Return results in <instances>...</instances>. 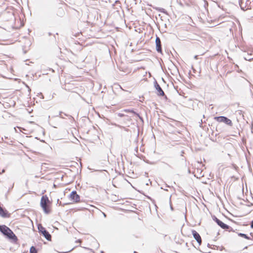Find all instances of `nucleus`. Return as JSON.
Returning <instances> with one entry per match:
<instances>
[{"label": "nucleus", "instance_id": "f257e3e1", "mask_svg": "<svg viewBox=\"0 0 253 253\" xmlns=\"http://www.w3.org/2000/svg\"><path fill=\"white\" fill-rule=\"evenodd\" d=\"M0 231L9 239L17 241V238L12 230L4 225H0Z\"/></svg>", "mask_w": 253, "mask_h": 253}, {"label": "nucleus", "instance_id": "f03ea898", "mask_svg": "<svg viewBox=\"0 0 253 253\" xmlns=\"http://www.w3.org/2000/svg\"><path fill=\"white\" fill-rule=\"evenodd\" d=\"M50 203V201L46 195L43 196L42 197L40 205L44 212L46 214H48L50 212V210L49 208Z\"/></svg>", "mask_w": 253, "mask_h": 253}, {"label": "nucleus", "instance_id": "7ed1b4c3", "mask_svg": "<svg viewBox=\"0 0 253 253\" xmlns=\"http://www.w3.org/2000/svg\"><path fill=\"white\" fill-rule=\"evenodd\" d=\"M214 119L218 122L224 123L225 124H226L230 126H233V123L232 122V121L226 117H224V116L215 117L214 118Z\"/></svg>", "mask_w": 253, "mask_h": 253}, {"label": "nucleus", "instance_id": "20e7f679", "mask_svg": "<svg viewBox=\"0 0 253 253\" xmlns=\"http://www.w3.org/2000/svg\"><path fill=\"white\" fill-rule=\"evenodd\" d=\"M127 119L130 118L132 122L131 124H134V122L136 121L137 119L139 117V115L137 113H135L132 110L127 109Z\"/></svg>", "mask_w": 253, "mask_h": 253}, {"label": "nucleus", "instance_id": "39448f33", "mask_svg": "<svg viewBox=\"0 0 253 253\" xmlns=\"http://www.w3.org/2000/svg\"><path fill=\"white\" fill-rule=\"evenodd\" d=\"M38 230L40 232H41L42 233V235L45 237V238L46 240L48 241L51 240V236L50 234L41 225H38Z\"/></svg>", "mask_w": 253, "mask_h": 253}, {"label": "nucleus", "instance_id": "423d86ee", "mask_svg": "<svg viewBox=\"0 0 253 253\" xmlns=\"http://www.w3.org/2000/svg\"><path fill=\"white\" fill-rule=\"evenodd\" d=\"M213 220L222 229H226V230H229L231 228L228 225L224 223L221 221H220L219 219H218L216 217L214 216L213 217Z\"/></svg>", "mask_w": 253, "mask_h": 253}, {"label": "nucleus", "instance_id": "0eeeda50", "mask_svg": "<svg viewBox=\"0 0 253 253\" xmlns=\"http://www.w3.org/2000/svg\"><path fill=\"white\" fill-rule=\"evenodd\" d=\"M70 198L73 202L76 203L79 202L80 200V197L77 194L76 191H73L71 193Z\"/></svg>", "mask_w": 253, "mask_h": 253}, {"label": "nucleus", "instance_id": "6e6552de", "mask_svg": "<svg viewBox=\"0 0 253 253\" xmlns=\"http://www.w3.org/2000/svg\"><path fill=\"white\" fill-rule=\"evenodd\" d=\"M192 232L194 239L197 241L199 245H200L202 243V239L200 234L195 230H192Z\"/></svg>", "mask_w": 253, "mask_h": 253}, {"label": "nucleus", "instance_id": "1a4fd4ad", "mask_svg": "<svg viewBox=\"0 0 253 253\" xmlns=\"http://www.w3.org/2000/svg\"><path fill=\"white\" fill-rule=\"evenodd\" d=\"M156 50L158 52H162L161 42L160 39L157 37L156 38Z\"/></svg>", "mask_w": 253, "mask_h": 253}, {"label": "nucleus", "instance_id": "9d476101", "mask_svg": "<svg viewBox=\"0 0 253 253\" xmlns=\"http://www.w3.org/2000/svg\"><path fill=\"white\" fill-rule=\"evenodd\" d=\"M155 87L156 88V89L158 91V94L160 96H164L165 95V93L160 85L157 83V82H155Z\"/></svg>", "mask_w": 253, "mask_h": 253}, {"label": "nucleus", "instance_id": "9b49d317", "mask_svg": "<svg viewBox=\"0 0 253 253\" xmlns=\"http://www.w3.org/2000/svg\"><path fill=\"white\" fill-rule=\"evenodd\" d=\"M0 215L3 217H8L9 214L6 210H4L0 206Z\"/></svg>", "mask_w": 253, "mask_h": 253}, {"label": "nucleus", "instance_id": "f8f14e48", "mask_svg": "<svg viewBox=\"0 0 253 253\" xmlns=\"http://www.w3.org/2000/svg\"><path fill=\"white\" fill-rule=\"evenodd\" d=\"M240 5L241 8L244 10L251 8V7H249L250 6H249L248 7L246 8V5L244 6L243 2L242 1H241L240 2Z\"/></svg>", "mask_w": 253, "mask_h": 253}, {"label": "nucleus", "instance_id": "ddd939ff", "mask_svg": "<svg viewBox=\"0 0 253 253\" xmlns=\"http://www.w3.org/2000/svg\"><path fill=\"white\" fill-rule=\"evenodd\" d=\"M238 235L240 237L244 238H245L246 239H248V240H251L250 237H249L247 235H246L245 234L242 233H239L238 234Z\"/></svg>", "mask_w": 253, "mask_h": 253}, {"label": "nucleus", "instance_id": "4468645a", "mask_svg": "<svg viewBox=\"0 0 253 253\" xmlns=\"http://www.w3.org/2000/svg\"><path fill=\"white\" fill-rule=\"evenodd\" d=\"M245 59L246 60H249V61L251 60L252 59H253V54L251 53L250 54H248V56L245 57Z\"/></svg>", "mask_w": 253, "mask_h": 253}, {"label": "nucleus", "instance_id": "2eb2a0df", "mask_svg": "<svg viewBox=\"0 0 253 253\" xmlns=\"http://www.w3.org/2000/svg\"><path fill=\"white\" fill-rule=\"evenodd\" d=\"M30 253H37V251L36 248L34 246H32L30 250Z\"/></svg>", "mask_w": 253, "mask_h": 253}, {"label": "nucleus", "instance_id": "dca6fc26", "mask_svg": "<svg viewBox=\"0 0 253 253\" xmlns=\"http://www.w3.org/2000/svg\"><path fill=\"white\" fill-rule=\"evenodd\" d=\"M58 13L59 14V16H62L64 13V10L62 8L58 9Z\"/></svg>", "mask_w": 253, "mask_h": 253}, {"label": "nucleus", "instance_id": "f3484780", "mask_svg": "<svg viewBox=\"0 0 253 253\" xmlns=\"http://www.w3.org/2000/svg\"><path fill=\"white\" fill-rule=\"evenodd\" d=\"M158 10L159 11H160L161 12H162V13H165V14L167 13L166 10L165 9L163 8H159L158 9Z\"/></svg>", "mask_w": 253, "mask_h": 253}, {"label": "nucleus", "instance_id": "a211bd4d", "mask_svg": "<svg viewBox=\"0 0 253 253\" xmlns=\"http://www.w3.org/2000/svg\"><path fill=\"white\" fill-rule=\"evenodd\" d=\"M62 114H63L62 112H60L59 113V115H58L57 116H59L61 118L64 119V117H63V115H62Z\"/></svg>", "mask_w": 253, "mask_h": 253}, {"label": "nucleus", "instance_id": "6ab92c4d", "mask_svg": "<svg viewBox=\"0 0 253 253\" xmlns=\"http://www.w3.org/2000/svg\"><path fill=\"white\" fill-rule=\"evenodd\" d=\"M64 115L65 116L69 117V119H74V118L71 116L68 115H67V114H66L65 113H64Z\"/></svg>", "mask_w": 253, "mask_h": 253}, {"label": "nucleus", "instance_id": "aec40b11", "mask_svg": "<svg viewBox=\"0 0 253 253\" xmlns=\"http://www.w3.org/2000/svg\"><path fill=\"white\" fill-rule=\"evenodd\" d=\"M118 115L120 117H123L124 116V114L122 113H118Z\"/></svg>", "mask_w": 253, "mask_h": 253}, {"label": "nucleus", "instance_id": "412c9836", "mask_svg": "<svg viewBox=\"0 0 253 253\" xmlns=\"http://www.w3.org/2000/svg\"><path fill=\"white\" fill-rule=\"evenodd\" d=\"M251 227L253 229V220L251 223Z\"/></svg>", "mask_w": 253, "mask_h": 253}, {"label": "nucleus", "instance_id": "4be33fe9", "mask_svg": "<svg viewBox=\"0 0 253 253\" xmlns=\"http://www.w3.org/2000/svg\"><path fill=\"white\" fill-rule=\"evenodd\" d=\"M198 55H195V56H194V59H198Z\"/></svg>", "mask_w": 253, "mask_h": 253}, {"label": "nucleus", "instance_id": "5701e85b", "mask_svg": "<svg viewBox=\"0 0 253 253\" xmlns=\"http://www.w3.org/2000/svg\"><path fill=\"white\" fill-rule=\"evenodd\" d=\"M81 241L80 240H78L76 242L77 243H81Z\"/></svg>", "mask_w": 253, "mask_h": 253}, {"label": "nucleus", "instance_id": "b1692460", "mask_svg": "<svg viewBox=\"0 0 253 253\" xmlns=\"http://www.w3.org/2000/svg\"><path fill=\"white\" fill-rule=\"evenodd\" d=\"M127 211H130V212H132V210H129V209H127Z\"/></svg>", "mask_w": 253, "mask_h": 253}, {"label": "nucleus", "instance_id": "393cba45", "mask_svg": "<svg viewBox=\"0 0 253 253\" xmlns=\"http://www.w3.org/2000/svg\"><path fill=\"white\" fill-rule=\"evenodd\" d=\"M129 174H130L129 172ZM127 176H128V177H132V176L131 175V174L127 175Z\"/></svg>", "mask_w": 253, "mask_h": 253}, {"label": "nucleus", "instance_id": "a878e982", "mask_svg": "<svg viewBox=\"0 0 253 253\" xmlns=\"http://www.w3.org/2000/svg\"><path fill=\"white\" fill-rule=\"evenodd\" d=\"M249 1V0H247V1H246V4H248V2Z\"/></svg>", "mask_w": 253, "mask_h": 253}, {"label": "nucleus", "instance_id": "bb28decb", "mask_svg": "<svg viewBox=\"0 0 253 253\" xmlns=\"http://www.w3.org/2000/svg\"><path fill=\"white\" fill-rule=\"evenodd\" d=\"M247 248H248V246H246V247L244 248V249H247Z\"/></svg>", "mask_w": 253, "mask_h": 253}, {"label": "nucleus", "instance_id": "cd10ccee", "mask_svg": "<svg viewBox=\"0 0 253 253\" xmlns=\"http://www.w3.org/2000/svg\"><path fill=\"white\" fill-rule=\"evenodd\" d=\"M170 209H171V210H173V208H172V206H170Z\"/></svg>", "mask_w": 253, "mask_h": 253}, {"label": "nucleus", "instance_id": "c85d7f7f", "mask_svg": "<svg viewBox=\"0 0 253 253\" xmlns=\"http://www.w3.org/2000/svg\"><path fill=\"white\" fill-rule=\"evenodd\" d=\"M4 172V169H3V170H2V172Z\"/></svg>", "mask_w": 253, "mask_h": 253}, {"label": "nucleus", "instance_id": "c756f323", "mask_svg": "<svg viewBox=\"0 0 253 253\" xmlns=\"http://www.w3.org/2000/svg\"><path fill=\"white\" fill-rule=\"evenodd\" d=\"M68 252H63L62 253H68Z\"/></svg>", "mask_w": 253, "mask_h": 253}, {"label": "nucleus", "instance_id": "7c9ffc66", "mask_svg": "<svg viewBox=\"0 0 253 253\" xmlns=\"http://www.w3.org/2000/svg\"><path fill=\"white\" fill-rule=\"evenodd\" d=\"M103 214L104 216H106V214L104 213H103Z\"/></svg>", "mask_w": 253, "mask_h": 253}, {"label": "nucleus", "instance_id": "2f4dec72", "mask_svg": "<svg viewBox=\"0 0 253 253\" xmlns=\"http://www.w3.org/2000/svg\"><path fill=\"white\" fill-rule=\"evenodd\" d=\"M128 184H129L130 185H131V183L130 182H128Z\"/></svg>", "mask_w": 253, "mask_h": 253}, {"label": "nucleus", "instance_id": "473e14b6", "mask_svg": "<svg viewBox=\"0 0 253 253\" xmlns=\"http://www.w3.org/2000/svg\"><path fill=\"white\" fill-rule=\"evenodd\" d=\"M128 184H129L130 185H131V183L130 182H128Z\"/></svg>", "mask_w": 253, "mask_h": 253}, {"label": "nucleus", "instance_id": "72a5a7b5", "mask_svg": "<svg viewBox=\"0 0 253 253\" xmlns=\"http://www.w3.org/2000/svg\"><path fill=\"white\" fill-rule=\"evenodd\" d=\"M128 184H129L130 185H131V183L130 182H128Z\"/></svg>", "mask_w": 253, "mask_h": 253}, {"label": "nucleus", "instance_id": "f704fd0d", "mask_svg": "<svg viewBox=\"0 0 253 253\" xmlns=\"http://www.w3.org/2000/svg\"><path fill=\"white\" fill-rule=\"evenodd\" d=\"M251 235H252V236H253V234H252V233H251Z\"/></svg>", "mask_w": 253, "mask_h": 253}, {"label": "nucleus", "instance_id": "c9c22d12", "mask_svg": "<svg viewBox=\"0 0 253 253\" xmlns=\"http://www.w3.org/2000/svg\"><path fill=\"white\" fill-rule=\"evenodd\" d=\"M134 253H137L136 252H134Z\"/></svg>", "mask_w": 253, "mask_h": 253}]
</instances>
